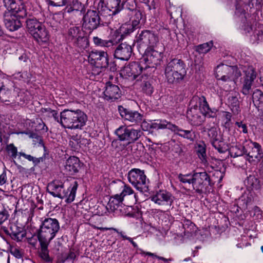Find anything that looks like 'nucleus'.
I'll return each instance as SVG.
<instances>
[{
	"label": "nucleus",
	"instance_id": "nucleus-1",
	"mask_svg": "<svg viewBox=\"0 0 263 263\" xmlns=\"http://www.w3.org/2000/svg\"><path fill=\"white\" fill-rule=\"evenodd\" d=\"M87 120V115L80 109H65L60 113V124L65 128L81 129Z\"/></svg>",
	"mask_w": 263,
	"mask_h": 263
},
{
	"label": "nucleus",
	"instance_id": "nucleus-2",
	"mask_svg": "<svg viewBox=\"0 0 263 263\" xmlns=\"http://www.w3.org/2000/svg\"><path fill=\"white\" fill-rule=\"evenodd\" d=\"M241 72L236 66H230L227 65H220L217 66L216 78L224 82H228L223 87L227 89L234 88L236 80L240 77Z\"/></svg>",
	"mask_w": 263,
	"mask_h": 263
},
{
	"label": "nucleus",
	"instance_id": "nucleus-3",
	"mask_svg": "<svg viewBox=\"0 0 263 263\" xmlns=\"http://www.w3.org/2000/svg\"><path fill=\"white\" fill-rule=\"evenodd\" d=\"M164 74L169 83L180 82L186 74L185 64L180 59H174L167 64Z\"/></svg>",
	"mask_w": 263,
	"mask_h": 263
},
{
	"label": "nucleus",
	"instance_id": "nucleus-4",
	"mask_svg": "<svg viewBox=\"0 0 263 263\" xmlns=\"http://www.w3.org/2000/svg\"><path fill=\"white\" fill-rule=\"evenodd\" d=\"M78 185L77 182L74 181L68 189V191L66 192L64 189V183L62 182L54 180L48 184L47 190L53 196L60 198H65L67 202H71L74 199Z\"/></svg>",
	"mask_w": 263,
	"mask_h": 263
},
{
	"label": "nucleus",
	"instance_id": "nucleus-5",
	"mask_svg": "<svg viewBox=\"0 0 263 263\" xmlns=\"http://www.w3.org/2000/svg\"><path fill=\"white\" fill-rule=\"evenodd\" d=\"M60 229L59 223L54 218L45 219L40 226L37 235L39 240L50 241L52 240Z\"/></svg>",
	"mask_w": 263,
	"mask_h": 263
},
{
	"label": "nucleus",
	"instance_id": "nucleus-6",
	"mask_svg": "<svg viewBox=\"0 0 263 263\" xmlns=\"http://www.w3.org/2000/svg\"><path fill=\"white\" fill-rule=\"evenodd\" d=\"M128 180L137 190L142 193L148 191V180L143 171L133 168L128 173Z\"/></svg>",
	"mask_w": 263,
	"mask_h": 263
},
{
	"label": "nucleus",
	"instance_id": "nucleus-7",
	"mask_svg": "<svg viewBox=\"0 0 263 263\" xmlns=\"http://www.w3.org/2000/svg\"><path fill=\"white\" fill-rule=\"evenodd\" d=\"M155 47H147L140 61L144 66V69L149 67H155L160 63L163 58V50H157Z\"/></svg>",
	"mask_w": 263,
	"mask_h": 263
},
{
	"label": "nucleus",
	"instance_id": "nucleus-8",
	"mask_svg": "<svg viewBox=\"0 0 263 263\" xmlns=\"http://www.w3.org/2000/svg\"><path fill=\"white\" fill-rule=\"evenodd\" d=\"M121 0H100L99 10L100 15L105 17L116 15L122 9Z\"/></svg>",
	"mask_w": 263,
	"mask_h": 263
},
{
	"label": "nucleus",
	"instance_id": "nucleus-9",
	"mask_svg": "<svg viewBox=\"0 0 263 263\" xmlns=\"http://www.w3.org/2000/svg\"><path fill=\"white\" fill-rule=\"evenodd\" d=\"M136 41L139 48L156 47L159 44L158 36L153 31L144 30L136 36Z\"/></svg>",
	"mask_w": 263,
	"mask_h": 263
},
{
	"label": "nucleus",
	"instance_id": "nucleus-10",
	"mask_svg": "<svg viewBox=\"0 0 263 263\" xmlns=\"http://www.w3.org/2000/svg\"><path fill=\"white\" fill-rule=\"evenodd\" d=\"M115 133L120 141H126L128 144L138 140L143 134V132L139 129H136L125 126L119 127Z\"/></svg>",
	"mask_w": 263,
	"mask_h": 263
},
{
	"label": "nucleus",
	"instance_id": "nucleus-11",
	"mask_svg": "<svg viewBox=\"0 0 263 263\" xmlns=\"http://www.w3.org/2000/svg\"><path fill=\"white\" fill-rule=\"evenodd\" d=\"M243 153L247 156L250 162H258L263 157L261 146L256 142L250 141L243 147Z\"/></svg>",
	"mask_w": 263,
	"mask_h": 263
},
{
	"label": "nucleus",
	"instance_id": "nucleus-12",
	"mask_svg": "<svg viewBox=\"0 0 263 263\" xmlns=\"http://www.w3.org/2000/svg\"><path fill=\"white\" fill-rule=\"evenodd\" d=\"M99 11L88 10L83 18V27L89 32L96 29L100 25L101 18Z\"/></svg>",
	"mask_w": 263,
	"mask_h": 263
},
{
	"label": "nucleus",
	"instance_id": "nucleus-13",
	"mask_svg": "<svg viewBox=\"0 0 263 263\" xmlns=\"http://www.w3.org/2000/svg\"><path fill=\"white\" fill-rule=\"evenodd\" d=\"M89 62L98 68H106L109 65L108 55L106 51L92 50L88 57Z\"/></svg>",
	"mask_w": 263,
	"mask_h": 263
},
{
	"label": "nucleus",
	"instance_id": "nucleus-14",
	"mask_svg": "<svg viewBox=\"0 0 263 263\" xmlns=\"http://www.w3.org/2000/svg\"><path fill=\"white\" fill-rule=\"evenodd\" d=\"M208 185H211V179L206 172L193 173V187L196 193L201 194Z\"/></svg>",
	"mask_w": 263,
	"mask_h": 263
},
{
	"label": "nucleus",
	"instance_id": "nucleus-15",
	"mask_svg": "<svg viewBox=\"0 0 263 263\" xmlns=\"http://www.w3.org/2000/svg\"><path fill=\"white\" fill-rule=\"evenodd\" d=\"M3 2L8 12L16 13L20 18H23L27 15L22 0H3Z\"/></svg>",
	"mask_w": 263,
	"mask_h": 263
},
{
	"label": "nucleus",
	"instance_id": "nucleus-16",
	"mask_svg": "<svg viewBox=\"0 0 263 263\" xmlns=\"http://www.w3.org/2000/svg\"><path fill=\"white\" fill-rule=\"evenodd\" d=\"M121 96V91L118 86L107 82L103 91V98L108 101L113 102L119 99Z\"/></svg>",
	"mask_w": 263,
	"mask_h": 263
},
{
	"label": "nucleus",
	"instance_id": "nucleus-17",
	"mask_svg": "<svg viewBox=\"0 0 263 263\" xmlns=\"http://www.w3.org/2000/svg\"><path fill=\"white\" fill-rule=\"evenodd\" d=\"M133 52L132 46L125 42L118 45L114 52V57L120 60L128 61Z\"/></svg>",
	"mask_w": 263,
	"mask_h": 263
},
{
	"label": "nucleus",
	"instance_id": "nucleus-18",
	"mask_svg": "<svg viewBox=\"0 0 263 263\" xmlns=\"http://www.w3.org/2000/svg\"><path fill=\"white\" fill-rule=\"evenodd\" d=\"M118 110L125 120L130 122L133 125L140 123L142 120V116L138 111L129 110L122 106H118Z\"/></svg>",
	"mask_w": 263,
	"mask_h": 263
},
{
	"label": "nucleus",
	"instance_id": "nucleus-19",
	"mask_svg": "<svg viewBox=\"0 0 263 263\" xmlns=\"http://www.w3.org/2000/svg\"><path fill=\"white\" fill-rule=\"evenodd\" d=\"M144 69V65L141 61L139 63L133 62L125 66L122 70V74L125 76L131 77L135 79L140 75Z\"/></svg>",
	"mask_w": 263,
	"mask_h": 263
},
{
	"label": "nucleus",
	"instance_id": "nucleus-20",
	"mask_svg": "<svg viewBox=\"0 0 263 263\" xmlns=\"http://www.w3.org/2000/svg\"><path fill=\"white\" fill-rule=\"evenodd\" d=\"M4 23L6 28L11 31L18 29L21 26L18 20L20 17L16 13L6 12L4 14Z\"/></svg>",
	"mask_w": 263,
	"mask_h": 263
},
{
	"label": "nucleus",
	"instance_id": "nucleus-21",
	"mask_svg": "<svg viewBox=\"0 0 263 263\" xmlns=\"http://www.w3.org/2000/svg\"><path fill=\"white\" fill-rule=\"evenodd\" d=\"M150 198L152 201L159 205H171L173 201L171 194L165 191H160Z\"/></svg>",
	"mask_w": 263,
	"mask_h": 263
},
{
	"label": "nucleus",
	"instance_id": "nucleus-22",
	"mask_svg": "<svg viewBox=\"0 0 263 263\" xmlns=\"http://www.w3.org/2000/svg\"><path fill=\"white\" fill-rule=\"evenodd\" d=\"M256 74L253 68H249L246 72V77L244 80L241 92L243 95L249 93L252 82L256 78Z\"/></svg>",
	"mask_w": 263,
	"mask_h": 263
},
{
	"label": "nucleus",
	"instance_id": "nucleus-23",
	"mask_svg": "<svg viewBox=\"0 0 263 263\" xmlns=\"http://www.w3.org/2000/svg\"><path fill=\"white\" fill-rule=\"evenodd\" d=\"M81 167V163L79 159L74 156L70 157L66 160L65 165V170L71 175L78 173Z\"/></svg>",
	"mask_w": 263,
	"mask_h": 263
},
{
	"label": "nucleus",
	"instance_id": "nucleus-24",
	"mask_svg": "<svg viewBox=\"0 0 263 263\" xmlns=\"http://www.w3.org/2000/svg\"><path fill=\"white\" fill-rule=\"evenodd\" d=\"M238 96V92L235 91H230L227 95L228 102L231 109L235 114H238L240 111Z\"/></svg>",
	"mask_w": 263,
	"mask_h": 263
},
{
	"label": "nucleus",
	"instance_id": "nucleus-25",
	"mask_svg": "<svg viewBox=\"0 0 263 263\" xmlns=\"http://www.w3.org/2000/svg\"><path fill=\"white\" fill-rule=\"evenodd\" d=\"M32 36L37 42L46 43L49 39V34L45 26L43 25L39 28Z\"/></svg>",
	"mask_w": 263,
	"mask_h": 263
},
{
	"label": "nucleus",
	"instance_id": "nucleus-26",
	"mask_svg": "<svg viewBox=\"0 0 263 263\" xmlns=\"http://www.w3.org/2000/svg\"><path fill=\"white\" fill-rule=\"evenodd\" d=\"M26 23L27 31L31 35L39 29V28L44 25L41 22L34 17L28 18L26 21Z\"/></svg>",
	"mask_w": 263,
	"mask_h": 263
},
{
	"label": "nucleus",
	"instance_id": "nucleus-27",
	"mask_svg": "<svg viewBox=\"0 0 263 263\" xmlns=\"http://www.w3.org/2000/svg\"><path fill=\"white\" fill-rule=\"evenodd\" d=\"M68 39L74 44H78L80 40L83 38L81 36L80 29L78 27L73 26L68 30Z\"/></svg>",
	"mask_w": 263,
	"mask_h": 263
},
{
	"label": "nucleus",
	"instance_id": "nucleus-28",
	"mask_svg": "<svg viewBox=\"0 0 263 263\" xmlns=\"http://www.w3.org/2000/svg\"><path fill=\"white\" fill-rule=\"evenodd\" d=\"M176 128H175L174 130H172L175 134H177L180 137L189 140L191 141H193L195 135L194 133L192 130H183L180 128L177 125H175Z\"/></svg>",
	"mask_w": 263,
	"mask_h": 263
},
{
	"label": "nucleus",
	"instance_id": "nucleus-29",
	"mask_svg": "<svg viewBox=\"0 0 263 263\" xmlns=\"http://www.w3.org/2000/svg\"><path fill=\"white\" fill-rule=\"evenodd\" d=\"M198 100L199 108L202 114L205 116L212 117L213 112L209 106L204 96H201L198 98Z\"/></svg>",
	"mask_w": 263,
	"mask_h": 263
},
{
	"label": "nucleus",
	"instance_id": "nucleus-30",
	"mask_svg": "<svg viewBox=\"0 0 263 263\" xmlns=\"http://www.w3.org/2000/svg\"><path fill=\"white\" fill-rule=\"evenodd\" d=\"M40 246L41 250L40 251V256L41 258L46 262H49L51 261V258L49 255V251L48 249V245L50 241H47L42 240H39Z\"/></svg>",
	"mask_w": 263,
	"mask_h": 263
},
{
	"label": "nucleus",
	"instance_id": "nucleus-31",
	"mask_svg": "<svg viewBox=\"0 0 263 263\" xmlns=\"http://www.w3.org/2000/svg\"><path fill=\"white\" fill-rule=\"evenodd\" d=\"M152 127L153 128L157 129L167 128L171 130L172 132V130H174L175 128H176L175 124H173L165 120L156 121L152 123Z\"/></svg>",
	"mask_w": 263,
	"mask_h": 263
},
{
	"label": "nucleus",
	"instance_id": "nucleus-32",
	"mask_svg": "<svg viewBox=\"0 0 263 263\" xmlns=\"http://www.w3.org/2000/svg\"><path fill=\"white\" fill-rule=\"evenodd\" d=\"M67 11L70 13L73 11H79L81 12H84V5L78 0H73L72 3L70 2L66 7Z\"/></svg>",
	"mask_w": 263,
	"mask_h": 263
},
{
	"label": "nucleus",
	"instance_id": "nucleus-33",
	"mask_svg": "<svg viewBox=\"0 0 263 263\" xmlns=\"http://www.w3.org/2000/svg\"><path fill=\"white\" fill-rule=\"evenodd\" d=\"M203 131L208 132V136L211 143L213 141L220 140L221 139L218 133L219 129L217 127L214 126L210 128L204 127Z\"/></svg>",
	"mask_w": 263,
	"mask_h": 263
},
{
	"label": "nucleus",
	"instance_id": "nucleus-34",
	"mask_svg": "<svg viewBox=\"0 0 263 263\" xmlns=\"http://www.w3.org/2000/svg\"><path fill=\"white\" fill-rule=\"evenodd\" d=\"M123 201V200L122 198H121L118 194H117L110 198L108 203V206L110 209L115 210L121 206Z\"/></svg>",
	"mask_w": 263,
	"mask_h": 263
},
{
	"label": "nucleus",
	"instance_id": "nucleus-35",
	"mask_svg": "<svg viewBox=\"0 0 263 263\" xmlns=\"http://www.w3.org/2000/svg\"><path fill=\"white\" fill-rule=\"evenodd\" d=\"M254 105L257 108H259L263 105V94L261 91L256 89L252 96Z\"/></svg>",
	"mask_w": 263,
	"mask_h": 263
},
{
	"label": "nucleus",
	"instance_id": "nucleus-36",
	"mask_svg": "<svg viewBox=\"0 0 263 263\" xmlns=\"http://www.w3.org/2000/svg\"><path fill=\"white\" fill-rule=\"evenodd\" d=\"M152 82L153 80L151 78H146L141 83V89L146 95H151L154 91V88L152 85Z\"/></svg>",
	"mask_w": 263,
	"mask_h": 263
},
{
	"label": "nucleus",
	"instance_id": "nucleus-37",
	"mask_svg": "<svg viewBox=\"0 0 263 263\" xmlns=\"http://www.w3.org/2000/svg\"><path fill=\"white\" fill-rule=\"evenodd\" d=\"M253 201V197L250 193H244L238 199V203L243 208H247Z\"/></svg>",
	"mask_w": 263,
	"mask_h": 263
},
{
	"label": "nucleus",
	"instance_id": "nucleus-38",
	"mask_svg": "<svg viewBox=\"0 0 263 263\" xmlns=\"http://www.w3.org/2000/svg\"><path fill=\"white\" fill-rule=\"evenodd\" d=\"M94 44L100 47H109L114 45V42L111 40H104L98 36H93L92 38Z\"/></svg>",
	"mask_w": 263,
	"mask_h": 263
},
{
	"label": "nucleus",
	"instance_id": "nucleus-39",
	"mask_svg": "<svg viewBox=\"0 0 263 263\" xmlns=\"http://www.w3.org/2000/svg\"><path fill=\"white\" fill-rule=\"evenodd\" d=\"M21 134H25L27 135L29 138L32 139V142L34 145L38 144L43 146V141L42 137L36 133L34 132H21Z\"/></svg>",
	"mask_w": 263,
	"mask_h": 263
},
{
	"label": "nucleus",
	"instance_id": "nucleus-40",
	"mask_svg": "<svg viewBox=\"0 0 263 263\" xmlns=\"http://www.w3.org/2000/svg\"><path fill=\"white\" fill-rule=\"evenodd\" d=\"M247 185L252 190H258L260 187L259 180L254 176H250L247 180Z\"/></svg>",
	"mask_w": 263,
	"mask_h": 263
},
{
	"label": "nucleus",
	"instance_id": "nucleus-41",
	"mask_svg": "<svg viewBox=\"0 0 263 263\" xmlns=\"http://www.w3.org/2000/svg\"><path fill=\"white\" fill-rule=\"evenodd\" d=\"M121 187L122 188V191L119 195L121 197V198H122L123 200L124 198L127 196L133 195L134 197H136V195H134V192L133 190L129 186L121 183Z\"/></svg>",
	"mask_w": 263,
	"mask_h": 263
},
{
	"label": "nucleus",
	"instance_id": "nucleus-42",
	"mask_svg": "<svg viewBox=\"0 0 263 263\" xmlns=\"http://www.w3.org/2000/svg\"><path fill=\"white\" fill-rule=\"evenodd\" d=\"M142 17V14L141 11L134 8L133 15L131 16L133 25L135 27H138Z\"/></svg>",
	"mask_w": 263,
	"mask_h": 263
},
{
	"label": "nucleus",
	"instance_id": "nucleus-43",
	"mask_svg": "<svg viewBox=\"0 0 263 263\" xmlns=\"http://www.w3.org/2000/svg\"><path fill=\"white\" fill-rule=\"evenodd\" d=\"M213 46V42H210L200 44L196 47V51L199 53L205 54L208 52Z\"/></svg>",
	"mask_w": 263,
	"mask_h": 263
},
{
	"label": "nucleus",
	"instance_id": "nucleus-44",
	"mask_svg": "<svg viewBox=\"0 0 263 263\" xmlns=\"http://www.w3.org/2000/svg\"><path fill=\"white\" fill-rule=\"evenodd\" d=\"M6 151L8 155L13 159H15L18 155L17 148L13 144H7Z\"/></svg>",
	"mask_w": 263,
	"mask_h": 263
},
{
	"label": "nucleus",
	"instance_id": "nucleus-45",
	"mask_svg": "<svg viewBox=\"0 0 263 263\" xmlns=\"http://www.w3.org/2000/svg\"><path fill=\"white\" fill-rule=\"evenodd\" d=\"M178 178L180 181L183 183H189V184H192L193 185V174H187L185 175L180 174Z\"/></svg>",
	"mask_w": 263,
	"mask_h": 263
},
{
	"label": "nucleus",
	"instance_id": "nucleus-46",
	"mask_svg": "<svg viewBox=\"0 0 263 263\" xmlns=\"http://www.w3.org/2000/svg\"><path fill=\"white\" fill-rule=\"evenodd\" d=\"M196 152L198 157L203 161L206 158V149L205 145L202 143L199 144L197 147Z\"/></svg>",
	"mask_w": 263,
	"mask_h": 263
},
{
	"label": "nucleus",
	"instance_id": "nucleus-47",
	"mask_svg": "<svg viewBox=\"0 0 263 263\" xmlns=\"http://www.w3.org/2000/svg\"><path fill=\"white\" fill-rule=\"evenodd\" d=\"M212 145L219 153H224L226 151V148L224 147V144L221 139L220 140L213 141L211 143Z\"/></svg>",
	"mask_w": 263,
	"mask_h": 263
},
{
	"label": "nucleus",
	"instance_id": "nucleus-48",
	"mask_svg": "<svg viewBox=\"0 0 263 263\" xmlns=\"http://www.w3.org/2000/svg\"><path fill=\"white\" fill-rule=\"evenodd\" d=\"M138 28V27H135L133 25V23L132 24H124L121 27V31H122L123 33L125 34H129L131 32H133L135 29Z\"/></svg>",
	"mask_w": 263,
	"mask_h": 263
},
{
	"label": "nucleus",
	"instance_id": "nucleus-49",
	"mask_svg": "<svg viewBox=\"0 0 263 263\" xmlns=\"http://www.w3.org/2000/svg\"><path fill=\"white\" fill-rule=\"evenodd\" d=\"M49 4L55 7H62L68 5L70 0H48Z\"/></svg>",
	"mask_w": 263,
	"mask_h": 263
},
{
	"label": "nucleus",
	"instance_id": "nucleus-50",
	"mask_svg": "<svg viewBox=\"0 0 263 263\" xmlns=\"http://www.w3.org/2000/svg\"><path fill=\"white\" fill-rule=\"evenodd\" d=\"M25 233L22 231L15 232L12 231V232L10 233V236L11 238L17 241H21L25 237Z\"/></svg>",
	"mask_w": 263,
	"mask_h": 263
},
{
	"label": "nucleus",
	"instance_id": "nucleus-51",
	"mask_svg": "<svg viewBox=\"0 0 263 263\" xmlns=\"http://www.w3.org/2000/svg\"><path fill=\"white\" fill-rule=\"evenodd\" d=\"M122 11L121 13V16L125 20H127L131 18V16L133 15V12L134 8H122Z\"/></svg>",
	"mask_w": 263,
	"mask_h": 263
},
{
	"label": "nucleus",
	"instance_id": "nucleus-52",
	"mask_svg": "<svg viewBox=\"0 0 263 263\" xmlns=\"http://www.w3.org/2000/svg\"><path fill=\"white\" fill-rule=\"evenodd\" d=\"M10 253L15 258L20 259L23 257V252L22 249L17 247H11L10 249Z\"/></svg>",
	"mask_w": 263,
	"mask_h": 263
},
{
	"label": "nucleus",
	"instance_id": "nucleus-53",
	"mask_svg": "<svg viewBox=\"0 0 263 263\" xmlns=\"http://www.w3.org/2000/svg\"><path fill=\"white\" fill-rule=\"evenodd\" d=\"M110 229H112L114 231L118 233L121 236V237L123 238V239L128 240L129 242H131V243L133 245L134 248L138 247L137 244L133 240V239L124 235V233H123L122 232H119L117 229L115 228H110Z\"/></svg>",
	"mask_w": 263,
	"mask_h": 263
},
{
	"label": "nucleus",
	"instance_id": "nucleus-54",
	"mask_svg": "<svg viewBox=\"0 0 263 263\" xmlns=\"http://www.w3.org/2000/svg\"><path fill=\"white\" fill-rule=\"evenodd\" d=\"M235 125L238 127V130L239 132L243 134H248V130L247 124L244 123L242 121H237L235 123Z\"/></svg>",
	"mask_w": 263,
	"mask_h": 263
},
{
	"label": "nucleus",
	"instance_id": "nucleus-55",
	"mask_svg": "<svg viewBox=\"0 0 263 263\" xmlns=\"http://www.w3.org/2000/svg\"><path fill=\"white\" fill-rule=\"evenodd\" d=\"M261 210L257 206H255L252 210L250 211L251 216L254 217H255L256 219H259L261 217Z\"/></svg>",
	"mask_w": 263,
	"mask_h": 263
},
{
	"label": "nucleus",
	"instance_id": "nucleus-56",
	"mask_svg": "<svg viewBox=\"0 0 263 263\" xmlns=\"http://www.w3.org/2000/svg\"><path fill=\"white\" fill-rule=\"evenodd\" d=\"M9 214L6 210L4 209L3 211H0V224H2L8 218Z\"/></svg>",
	"mask_w": 263,
	"mask_h": 263
},
{
	"label": "nucleus",
	"instance_id": "nucleus-57",
	"mask_svg": "<svg viewBox=\"0 0 263 263\" xmlns=\"http://www.w3.org/2000/svg\"><path fill=\"white\" fill-rule=\"evenodd\" d=\"M230 153L232 157L235 158L242 155L243 153L236 147H233L230 150Z\"/></svg>",
	"mask_w": 263,
	"mask_h": 263
},
{
	"label": "nucleus",
	"instance_id": "nucleus-58",
	"mask_svg": "<svg viewBox=\"0 0 263 263\" xmlns=\"http://www.w3.org/2000/svg\"><path fill=\"white\" fill-rule=\"evenodd\" d=\"M37 240H39L37 236L36 237L35 236H33L28 238L27 241L28 243L32 246V247L35 248L37 243Z\"/></svg>",
	"mask_w": 263,
	"mask_h": 263
},
{
	"label": "nucleus",
	"instance_id": "nucleus-59",
	"mask_svg": "<svg viewBox=\"0 0 263 263\" xmlns=\"http://www.w3.org/2000/svg\"><path fill=\"white\" fill-rule=\"evenodd\" d=\"M213 176L218 178V182L220 183L223 179L224 173L220 171L216 170L214 172Z\"/></svg>",
	"mask_w": 263,
	"mask_h": 263
},
{
	"label": "nucleus",
	"instance_id": "nucleus-60",
	"mask_svg": "<svg viewBox=\"0 0 263 263\" xmlns=\"http://www.w3.org/2000/svg\"><path fill=\"white\" fill-rule=\"evenodd\" d=\"M18 158L22 156L29 161H31L33 159V156H31L30 155L26 154L24 152H18Z\"/></svg>",
	"mask_w": 263,
	"mask_h": 263
},
{
	"label": "nucleus",
	"instance_id": "nucleus-61",
	"mask_svg": "<svg viewBox=\"0 0 263 263\" xmlns=\"http://www.w3.org/2000/svg\"><path fill=\"white\" fill-rule=\"evenodd\" d=\"M223 116L226 120L225 124L229 125L231 120V114L229 112H224L223 114Z\"/></svg>",
	"mask_w": 263,
	"mask_h": 263
},
{
	"label": "nucleus",
	"instance_id": "nucleus-62",
	"mask_svg": "<svg viewBox=\"0 0 263 263\" xmlns=\"http://www.w3.org/2000/svg\"><path fill=\"white\" fill-rule=\"evenodd\" d=\"M51 111V113L49 116L53 117L55 121L60 123V117L59 118V116L58 115V112L55 110Z\"/></svg>",
	"mask_w": 263,
	"mask_h": 263
},
{
	"label": "nucleus",
	"instance_id": "nucleus-63",
	"mask_svg": "<svg viewBox=\"0 0 263 263\" xmlns=\"http://www.w3.org/2000/svg\"><path fill=\"white\" fill-rule=\"evenodd\" d=\"M7 181V176H6V173L5 172H4L1 175H0V185H2L4 184Z\"/></svg>",
	"mask_w": 263,
	"mask_h": 263
},
{
	"label": "nucleus",
	"instance_id": "nucleus-64",
	"mask_svg": "<svg viewBox=\"0 0 263 263\" xmlns=\"http://www.w3.org/2000/svg\"><path fill=\"white\" fill-rule=\"evenodd\" d=\"M10 93H10V90H8V89H6L5 88V91H3V94H1V95H0V99H1L4 102L7 101V100L4 99V96L6 95L8 97H9L10 95Z\"/></svg>",
	"mask_w": 263,
	"mask_h": 263
}]
</instances>
